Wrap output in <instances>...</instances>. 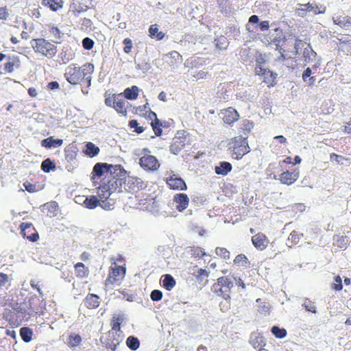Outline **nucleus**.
I'll return each instance as SVG.
<instances>
[{"mask_svg": "<svg viewBox=\"0 0 351 351\" xmlns=\"http://www.w3.org/2000/svg\"><path fill=\"white\" fill-rule=\"evenodd\" d=\"M124 169L120 165H110L106 162H97L91 172V180L96 185L97 179L101 178V184L97 188L99 200L108 199L112 193L120 191L121 186V176Z\"/></svg>", "mask_w": 351, "mask_h": 351, "instance_id": "obj_1", "label": "nucleus"}, {"mask_svg": "<svg viewBox=\"0 0 351 351\" xmlns=\"http://www.w3.org/2000/svg\"><path fill=\"white\" fill-rule=\"evenodd\" d=\"M94 72V65L92 63H86L82 66H77L71 64L67 66L64 77L67 82L73 85L86 84L90 85L91 75Z\"/></svg>", "mask_w": 351, "mask_h": 351, "instance_id": "obj_2", "label": "nucleus"}, {"mask_svg": "<svg viewBox=\"0 0 351 351\" xmlns=\"http://www.w3.org/2000/svg\"><path fill=\"white\" fill-rule=\"evenodd\" d=\"M227 147L230 156L236 160H241L250 152L247 136H234L229 140Z\"/></svg>", "mask_w": 351, "mask_h": 351, "instance_id": "obj_3", "label": "nucleus"}, {"mask_svg": "<svg viewBox=\"0 0 351 351\" xmlns=\"http://www.w3.org/2000/svg\"><path fill=\"white\" fill-rule=\"evenodd\" d=\"M30 44L34 51L43 57L52 58L57 53V47L45 38H34Z\"/></svg>", "mask_w": 351, "mask_h": 351, "instance_id": "obj_4", "label": "nucleus"}, {"mask_svg": "<svg viewBox=\"0 0 351 351\" xmlns=\"http://www.w3.org/2000/svg\"><path fill=\"white\" fill-rule=\"evenodd\" d=\"M105 104L113 108L116 112L122 115L126 116L128 108L131 104L123 97L121 94H108L105 96Z\"/></svg>", "mask_w": 351, "mask_h": 351, "instance_id": "obj_5", "label": "nucleus"}, {"mask_svg": "<svg viewBox=\"0 0 351 351\" xmlns=\"http://www.w3.org/2000/svg\"><path fill=\"white\" fill-rule=\"evenodd\" d=\"M126 274V265H118L111 263L109 267L108 277L105 281L106 285L120 284Z\"/></svg>", "mask_w": 351, "mask_h": 351, "instance_id": "obj_6", "label": "nucleus"}, {"mask_svg": "<svg viewBox=\"0 0 351 351\" xmlns=\"http://www.w3.org/2000/svg\"><path fill=\"white\" fill-rule=\"evenodd\" d=\"M121 186L119 193H128L131 194H136L146 187V184L140 178L134 177H128L122 178Z\"/></svg>", "mask_w": 351, "mask_h": 351, "instance_id": "obj_7", "label": "nucleus"}, {"mask_svg": "<svg viewBox=\"0 0 351 351\" xmlns=\"http://www.w3.org/2000/svg\"><path fill=\"white\" fill-rule=\"evenodd\" d=\"M232 287L231 280L226 276H221L213 285L212 290L215 294L223 299H230V292Z\"/></svg>", "mask_w": 351, "mask_h": 351, "instance_id": "obj_8", "label": "nucleus"}, {"mask_svg": "<svg viewBox=\"0 0 351 351\" xmlns=\"http://www.w3.org/2000/svg\"><path fill=\"white\" fill-rule=\"evenodd\" d=\"M167 175L168 176L165 178V182L170 189L175 191H185L187 189L185 181L173 171L167 172Z\"/></svg>", "mask_w": 351, "mask_h": 351, "instance_id": "obj_9", "label": "nucleus"}, {"mask_svg": "<svg viewBox=\"0 0 351 351\" xmlns=\"http://www.w3.org/2000/svg\"><path fill=\"white\" fill-rule=\"evenodd\" d=\"M255 72L256 75L263 77V82L265 83L268 87H272L276 84L277 73L260 66H256Z\"/></svg>", "mask_w": 351, "mask_h": 351, "instance_id": "obj_10", "label": "nucleus"}, {"mask_svg": "<svg viewBox=\"0 0 351 351\" xmlns=\"http://www.w3.org/2000/svg\"><path fill=\"white\" fill-rule=\"evenodd\" d=\"M139 164L143 169L147 171H156L160 167L158 159L149 154L142 156L140 158Z\"/></svg>", "mask_w": 351, "mask_h": 351, "instance_id": "obj_11", "label": "nucleus"}, {"mask_svg": "<svg viewBox=\"0 0 351 351\" xmlns=\"http://www.w3.org/2000/svg\"><path fill=\"white\" fill-rule=\"evenodd\" d=\"M21 234L32 242L37 241L39 239L38 232L35 230L32 223L23 222L20 225Z\"/></svg>", "mask_w": 351, "mask_h": 351, "instance_id": "obj_12", "label": "nucleus"}, {"mask_svg": "<svg viewBox=\"0 0 351 351\" xmlns=\"http://www.w3.org/2000/svg\"><path fill=\"white\" fill-rule=\"evenodd\" d=\"M45 310V302L37 297H33L29 300V311L28 315H43Z\"/></svg>", "mask_w": 351, "mask_h": 351, "instance_id": "obj_13", "label": "nucleus"}, {"mask_svg": "<svg viewBox=\"0 0 351 351\" xmlns=\"http://www.w3.org/2000/svg\"><path fill=\"white\" fill-rule=\"evenodd\" d=\"M252 243L258 250L263 251L267 248L269 240L263 232H258L252 237Z\"/></svg>", "mask_w": 351, "mask_h": 351, "instance_id": "obj_14", "label": "nucleus"}, {"mask_svg": "<svg viewBox=\"0 0 351 351\" xmlns=\"http://www.w3.org/2000/svg\"><path fill=\"white\" fill-rule=\"evenodd\" d=\"M221 114L223 122L228 125L233 124L239 119V112L236 109L232 107H228L221 110Z\"/></svg>", "mask_w": 351, "mask_h": 351, "instance_id": "obj_15", "label": "nucleus"}, {"mask_svg": "<svg viewBox=\"0 0 351 351\" xmlns=\"http://www.w3.org/2000/svg\"><path fill=\"white\" fill-rule=\"evenodd\" d=\"M299 173L300 172L298 169H295L291 171L287 170L279 175L278 180L283 184L291 185L298 179Z\"/></svg>", "mask_w": 351, "mask_h": 351, "instance_id": "obj_16", "label": "nucleus"}, {"mask_svg": "<svg viewBox=\"0 0 351 351\" xmlns=\"http://www.w3.org/2000/svg\"><path fill=\"white\" fill-rule=\"evenodd\" d=\"M121 341L120 334L113 330H109L106 335L105 343L108 348L114 351Z\"/></svg>", "mask_w": 351, "mask_h": 351, "instance_id": "obj_17", "label": "nucleus"}, {"mask_svg": "<svg viewBox=\"0 0 351 351\" xmlns=\"http://www.w3.org/2000/svg\"><path fill=\"white\" fill-rule=\"evenodd\" d=\"M173 202L176 203V209L182 212L188 207L189 198L185 193H177L173 196Z\"/></svg>", "mask_w": 351, "mask_h": 351, "instance_id": "obj_18", "label": "nucleus"}, {"mask_svg": "<svg viewBox=\"0 0 351 351\" xmlns=\"http://www.w3.org/2000/svg\"><path fill=\"white\" fill-rule=\"evenodd\" d=\"M166 63L172 68H176L182 62V56L176 51L165 54Z\"/></svg>", "mask_w": 351, "mask_h": 351, "instance_id": "obj_19", "label": "nucleus"}, {"mask_svg": "<svg viewBox=\"0 0 351 351\" xmlns=\"http://www.w3.org/2000/svg\"><path fill=\"white\" fill-rule=\"evenodd\" d=\"M250 343L255 349H259V350H265L263 349L265 346L266 343L264 337L259 333H252L249 340Z\"/></svg>", "mask_w": 351, "mask_h": 351, "instance_id": "obj_20", "label": "nucleus"}, {"mask_svg": "<svg viewBox=\"0 0 351 351\" xmlns=\"http://www.w3.org/2000/svg\"><path fill=\"white\" fill-rule=\"evenodd\" d=\"M84 306L88 309L97 308L99 304V297L93 293H88L84 300Z\"/></svg>", "mask_w": 351, "mask_h": 351, "instance_id": "obj_21", "label": "nucleus"}, {"mask_svg": "<svg viewBox=\"0 0 351 351\" xmlns=\"http://www.w3.org/2000/svg\"><path fill=\"white\" fill-rule=\"evenodd\" d=\"M21 62L19 57L17 56H10L8 58L7 62L4 64V71L6 73H12L16 69L19 68Z\"/></svg>", "mask_w": 351, "mask_h": 351, "instance_id": "obj_22", "label": "nucleus"}, {"mask_svg": "<svg viewBox=\"0 0 351 351\" xmlns=\"http://www.w3.org/2000/svg\"><path fill=\"white\" fill-rule=\"evenodd\" d=\"M185 147V138L183 137H176L170 146L171 152L174 154H178Z\"/></svg>", "mask_w": 351, "mask_h": 351, "instance_id": "obj_23", "label": "nucleus"}, {"mask_svg": "<svg viewBox=\"0 0 351 351\" xmlns=\"http://www.w3.org/2000/svg\"><path fill=\"white\" fill-rule=\"evenodd\" d=\"M62 143L63 141L62 139H55L53 136H49L41 141V145L47 149L60 147L62 145Z\"/></svg>", "mask_w": 351, "mask_h": 351, "instance_id": "obj_24", "label": "nucleus"}, {"mask_svg": "<svg viewBox=\"0 0 351 351\" xmlns=\"http://www.w3.org/2000/svg\"><path fill=\"white\" fill-rule=\"evenodd\" d=\"M75 276L78 278H84L89 275V269L82 263H77L74 265Z\"/></svg>", "mask_w": 351, "mask_h": 351, "instance_id": "obj_25", "label": "nucleus"}, {"mask_svg": "<svg viewBox=\"0 0 351 351\" xmlns=\"http://www.w3.org/2000/svg\"><path fill=\"white\" fill-rule=\"evenodd\" d=\"M232 169V165L228 162H221L219 166L215 168V173L217 175L226 176Z\"/></svg>", "mask_w": 351, "mask_h": 351, "instance_id": "obj_26", "label": "nucleus"}, {"mask_svg": "<svg viewBox=\"0 0 351 351\" xmlns=\"http://www.w3.org/2000/svg\"><path fill=\"white\" fill-rule=\"evenodd\" d=\"M42 4L44 6L49 8L52 11H58L62 8L63 1L62 0H43Z\"/></svg>", "mask_w": 351, "mask_h": 351, "instance_id": "obj_27", "label": "nucleus"}, {"mask_svg": "<svg viewBox=\"0 0 351 351\" xmlns=\"http://www.w3.org/2000/svg\"><path fill=\"white\" fill-rule=\"evenodd\" d=\"M162 287L171 291L176 286V280L171 274H165L162 276Z\"/></svg>", "mask_w": 351, "mask_h": 351, "instance_id": "obj_28", "label": "nucleus"}, {"mask_svg": "<svg viewBox=\"0 0 351 351\" xmlns=\"http://www.w3.org/2000/svg\"><path fill=\"white\" fill-rule=\"evenodd\" d=\"M124 319L123 315H113L111 320V330L121 332V325Z\"/></svg>", "mask_w": 351, "mask_h": 351, "instance_id": "obj_29", "label": "nucleus"}, {"mask_svg": "<svg viewBox=\"0 0 351 351\" xmlns=\"http://www.w3.org/2000/svg\"><path fill=\"white\" fill-rule=\"evenodd\" d=\"M253 128L254 123L252 121L248 119H244L242 121L241 127L239 129V132H242L243 134L244 135L243 136L248 137V134L251 132Z\"/></svg>", "mask_w": 351, "mask_h": 351, "instance_id": "obj_30", "label": "nucleus"}, {"mask_svg": "<svg viewBox=\"0 0 351 351\" xmlns=\"http://www.w3.org/2000/svg\"><path fill=\"white\" fill-rule=\"evenodd\" d=\"M149 36L152 38H155L157 40H161L165 37V34L159 31L156 24L152 25L149 28Z\"/></svg>", "mask_w": 351, "mask_h": 351, "instance_id": "obj_31", "label": "nucleus"}, {"mask_svg": "<svg viewBox=\"0 0 351 351\" xmlns=\"http://www.w3.org/2000/svg\"><path fill=\"white\" fill-rule=\"evenodd\" d=\"M138 88L136 86H132L131 88H127L123 92L124 97L130 100L136 99L138 97Z\"/></svg>", "mask_w": 351, "mask_h": 351, "instance_id": "obj_32", "label": "nucleus"}, {"mask_svg": "<svg viewBox=\"0 0 351 351\" xmlns=\"http://www.w3.org/2000/svg\"><path fill=\"white\" fill-rule=\"evenodd\" d=\"M100 200L95 195H90L84 201V206L88 209L95 208L99 205Z\"/></svg>", "mask_w": 351, "mask_h": 351, "instance_id": "obj_33", "label": "nucleus"}, {"mask_svg": "<svg viewBox=\"0 0 351 351\" xmlns=\"http://www.w3.org/2000/svg\"><path fill=\"white\" fill-rule=\"evenodd\" d=\"M20 335L24 342L29 343L32 339L33 331L28 327H23L20 329Z\"/></svg>", "mask_w": 351, "mask_h": 351, "instance_id": "obj_34", "label": "nucleus"}, {"mask_svg": "<svg viewBox=\"0 0 351 351\" xmlns=\"http://www.w3.org/2000/svg\"><path fill=\"white\" fill-rule=\"evenodd\" d=\"M77 150L76 148L74 146H67L64 149V153H65V159L68 162L73 161L76 158L77 156Z\"/></svg>", "mask_w": 351, "mask_h": 351, "instance_id": "obj_35", "label": "nucleus"}, {"mask_svg": "<svg viewBox=\"0 0 351 351\" xmlns=\"http://www.w3.org/2000/svg\"><path fill=\"white\" fill-rule=\"evenodd\" d=\"M56 168V167L55 162L52 161L50 158H47L44 160L41 163V169L45 173H49L51 171H54Z\"/></svg>", "mask_w": 351, "mask_h": 351, "instance_id": "obj_36", "label": "nucleus"}, {"mask_svg": "<svg viewBox=\"0 0 351 351\" xmlns=\"http://www.w3.org/2000/svg\"><path fill=\"white\" fill-rule=\"evenodd\" d=\"M301 5L304 6V8L299 9L298 10L299 12H311L312 11L315 14L324 12V10L321 11L319 10V7L317 5H313L308 3H306V4H301Z\"/></svg>", "mask_w": 351, "mask_h": 351, "instance_id": "obj_37", "label": "nucleus"}, {"mask_svg": "<svg viewBox=\"0 0 351 351\" xmlns=\"http://www.w3.org/2000/svg\"><path fill=\"white\" fill-rule=\"evenodd\" d=\"M303 236L302 233H300L299 232L296 230H293L287 239L288 243H291L290 247H291L293 245H297L301 239V237Z\"/></svg>", "mask_w": 351, "mask_h": 351, "instance_id": "obj_38", "label": "nucleus"}, {"mask_svg": "<svg viewBox=\"0 0 351 351\" xmlns=\"http://www.w3.org/2000/svg\"><path fill=\"white\" fill-rule=\"evenodd\" d=\"M190 254L195 258H201L206 255L204 250L199 246L191 247Z\"/></svg>", "mask_w": 351, "mask_h": 351, "instance_id": "obj_39", "label": "nucleus"}, {"mask_svg": "<svg viewBox=\"0 0 351 351\" xmlns=\"http://www.w3.org/2000/svg\"><path fill=\"white\" fill-rule=\"evenodd\" d=\"M99 152V148L93 143H88L86 145L85 154L90 157H94Z\"/></svg>", "mask_w": 351, "mask_h": 351, "instance_id": "obj_40", "label": "nucleus"}, {"mask_svg": "<svg viewBox=\"0 0 351 351\" xmlns=\"http://www.w3.org/2000/svg\"><path fill=\"white\" fill-rule=\"evenodd\" d=\"M234 263L239 266L247 267L250 265V262L247 256L243 254H238L234 259Z\"/></svg>", "mask_w": 351, "mask_h": 351, "instance_id": "obj_41", "label": "nucleus"}, {"mask_svg": "<svg viewBox=\"0 0 351 351\" xmlns=\"http://www.w3.org/2000/svg\"><path fill=\"white\" fill-rule=\"evenodd\" d=\"M126 345L130 349L136 350L139 348L140 342L137 337L130 336L126 340Z\"/></svg>", "mask_w": 351, "mask_h": 351, "instance_id": "obj_42", "label": "nucleus"}, {"mask_svg": "<svg viewBox=\"0 0 351 351\" xmlns=\"http://www.w3.org/2000/svg\"><path fill=\"white\" fill-rule=\"evenodd\" d=\"M82 342L81 336L78 334H71L68 338V343L70 347H75L80 344Z\"/></svg>", "mask_w": 351, "mask_h": 351, "instance_id": "obj_43", "label": "nucleus"}, {"mask_svg": "<svg viewBox=\"0 0 351 351\" xmlns=\"http://www.w3.org/2000/svg\"><path fill=\"white\" fill-rule=\"evenodd\" d=\"M271 333L278 339H282L287 336V330L285 328H281L278 326H274L271 328Z\"/></svg>", "mask_w": 351, "mask_h": 351, "instance_id": "obj_44", "label": "nucleus"}, {"mask_svg": "<svg viewBox=\"0 0 351 351\" xmlns=\"http://www.w3.org/2000/svg\"><path fill=\"white\" fill-rule=\"evenodd\" d=\"M333 240H334V245L339 247L343 248V247H346L347 245L346 236L335 235L333 237Z\"/></svg>", "mask_w": 351, "mask_h": 351, "instance_id": "obj_45", "label": "nucleus"}, {"mask_svg": "<svg viewBox=\"0 0 351 351\" xmlns=\"http://www.w3.org/2000/svg\"><path fill=\"white\" fill-rule=\"evenodd\" d=\"M49 36L54 40H60L61 38V32L58 27L54 25L49 26Z\"/></svg>", "mask_w": 351, "mask_h": 351, "instance_id": "obj_46", "label": "nucleus"}, {"mask_svg": "<svg viewBox=\"0 0 351 351\" xmlns=\"http://www.w3.org/2000/svg\"><path fill=\"white\" fill-rule=\"evenodd\" d=\"M151 125L154 132V134L157 136H159L162 134V130L161 129L162 123L158 118H156V120L152 121Z\"/></svg>", "mask_w": 351, "mask_h": 351, "instance_id": "obj_47", "label": "nucleus"}, {"mask_svg": "<svg viewBox=\"0 0 351 351\" xmlns=\"http://www.w3.org/2000/svg\"><path fill=\"white\" fill-rule=\"evenodd\" d=\"M215 253L218 256L225 260H228L230 257V252L225 247H216Z\"/></svg>", "mask_w": 351, "mask_h": 351, "instance_id": "obj_48", "label": "nucleus"}, {"mask_svg": "<svg viewBox=\"0 0 351 351\" xmlns=\"http://www.w3.org/2000/svg\"><path fill=\"white\" fill-rule=\"evenodd\" d=\"M333 22L341 27H344L347 23H350L349 17L337 16L333 18Z\"/></svg>", "mask_w": 351, "mask_h": 351, "instance_id": "obj_49", "label": "nucleus"}, {"mask_svg": "<svg viewBox=\"0 0 351 351\" xmlns=\"http://www.w3.org/2000/svg\"><path fill=\"white\" fill-rule=\"evenodd\" d=\"M302 306L307 311H309V312H311L313 313H316V306L314 305V303L312 301H311L310 300L306 299L304 302Z\"/></svg>", "mask_w": 351, "mask_h": 351, "instance_id": "obj_50", "label": "nucleus"}, {"mask_svg": "<svg viewBox=\"0 0 351 351\" xmlns=\"http://www.w3.org/2000/svg\"><path fill=\"white\" fill-rule=\"evenodd\" d=\"M330 161H335L338 164H342L343 161H348V158H345L341 155L337 154L335 153H332L330 154Z\"/></svg>", "mask_w": 351, "mask_h": 351, "instance_id": "obj_51", "label": "nucleus"}, {"mask_svg": "<svg viewBox=\"0 0 351 351\" xmlns=\"http://www.w3.org/2000/svg\"><path fill=\"white\" fill-rule=\"evenodd\" d=\"M129 126L131 128H134V132L137 134H141L144 131V128L142 126H138V121L135 119H132L129 121Z\"/></svg>", "mask_w": 351, "mask_h": 351, "instance_id": "obj_52", "label": "nucleus"}, {"mask_svg": "<svg viewBox=\"0 0 351 351\" xmlns=\"http://www.w3.org/2000/svg\"><path fill=\"white\" fill-rule=\"evenodd\" d=\"M332 289L335 291H341L343 289L342 280L339 276L334 279V283L332 285Z\"/></svg>", "mask_w": 351, "mask_h": 351, "instance_id": "obj_53", "label": "nucleus"}, {"mask_svg": "<svg viewBox=\"0 0 351 351\" xmlns=\"http://www.w3.org/2000/svg\"><path fill=\"white\" fill-rule=\"evenodd\" d=\"M94 41L88 37H86L82 40V46L84 49L86 50L92 49L94 46Z\"/></svg>", "mask_w": 351, "mask_h": 351, "instance_id": "obj_54", "label": "nucleus"}, {"mask_svg": "<svg viewBox=\"0 0 351 351\" xmlns=\"http://www.w3.org/2000/svg\"><path fill=\"white\" fill-rule=\"evenodd\" d=\"M150 298L154 302L160 301L162 298V293L160 290L155 289L151 292Z\"/></svg>", "mask_w": 351, "mask_h": 351, "instance_id": "obj_55", "label": "nucleus"}, {"mask_svg": "<svg viewBox=\"0 0 351 351\" xmlns=\"http://www.w3.org/2000/svg\"><path fill=\"white\" fill-rule=\"evenodd\" d=\"M123 43L125 45V47H123V51L125 53H130L132 48V42L131 39L129 38H126L123 40Z\"/></svg>", "mask_w": 351, "mask_h": 351, "instance_id": "obj_56", "label": "nucleus"}, {"mask_svg": "<svg viewBox=\"0 0 351 351\" xmlns=\"http://www.w3.org/2000/svg\"><path fill=\"white\" fill-rule=\"evenodd\" d=\"M23 186L25 187V190L28 191L29 193H35L38 191L36 185L34 184H32L29 182H25L23 183Z\"/></svg>", "mask_w": 351, "mask_h": 351, "instance_id": "obj_57", "label": "nucleus"}, {"mask_svg": "<svg viewBox=\"0 0 351 351\" xmlns=\"http://www.w3.org/2000/svg\"><path fill=\"white\" fill-rule=\"evenodd\" d=\"M224 301L219 303L221 311L226 312L230 308V299H223Z\"/></svg>", "mask_w": 351, "mask_h": 351, "instance_id": "obj_58", "label": "nucleus"}, {"mask_svg": "<svg viewBox=\"0 0 351 351\" xmlns=\"http://www.w3.org/2000/svg\"><path fill=\"white\" fill-rule=\"evenodd\" d=\"M29 284H30V286L34 289H36L38 292L39 295L41 297L43 296V291H41V289L40 288L39 282L36 281V280H31L30 282H29Z\"/></svg>", "mask_w": 351, "mask_h": 351, "instance_id": "obj_59", "label": "nucleus"}, {"mask_svg": "<svg viewBox=\"0 0 351 351\" xmlns=\"http://www.w3.org/2000/svg\"><path fill=\"white\" fill-rule=\"evenodd\" d=\"M209 276V272L207 271L204 269H197L195 276L197 278L202 280L203 278L208 277Z\"/></svg>", "mask_w": 351, "mask_h": 351, "instance_id": "obj_60", "label": "nucleus"}, {"mask_svg": "<svg viewBox=\"0 0 351 351\" xmlns=\"http://www.w3.org/2000/svg\"><path fill=\"white\" fill-rule=\"evenodd\" d=\"M9 16V11L7 7H1L0 8V19L1 20H6Z\"/></svg>", "mask_w": 351, "mask_h": 351, "instance_id": "obj_61", "label": "nucleus"}, {"mask_svg": "<svg viewBox=\"0 0 351 351\" xmlns=\"http://www.w3.org/2000/svg\"><path fill=\"white\" fill-rule=\"evenodd\" d=\"M110 261H111V263H115L116 264H118L119 263H121V265L125 263L123 256L121 254H119L116 257L110 258Z\"/></svg>", "mask_w": 351, "mask_h": 351, "instance_id": "obj_62", "label": "nucleus"}, {"mask_svg": "<svg viewBox=\"0 0 351 351\" xmlns=\"http://www.w3.org/2000/svg\"><path fill=\"white\" fill-rule=\"evenodd\" d=\"M208 73L207 72H205L204 71H197L195 73L193 74V77L196 79V80H201V79H204L206 77V76L208 75Z\"/></svg>", "mask_w": 351, "mask_h": 351, "instance_id": "obj_63", "label": "nucleus"}, {"mask_svg": "<svg viewBox=\"0 0 351 351\" xmlns=\"http://www.w3.org/2000/svg\"><path fill=\"white\" fill-rule=\"evenodd\" d=\"M259 27L261 31H267L269 28V22L268 21H263L259 23Z\"/></svg>", "mask_w": 351, "mask_h": 351, "instance_id": "obj_64", "label": "nucleus"}]
</instances>
